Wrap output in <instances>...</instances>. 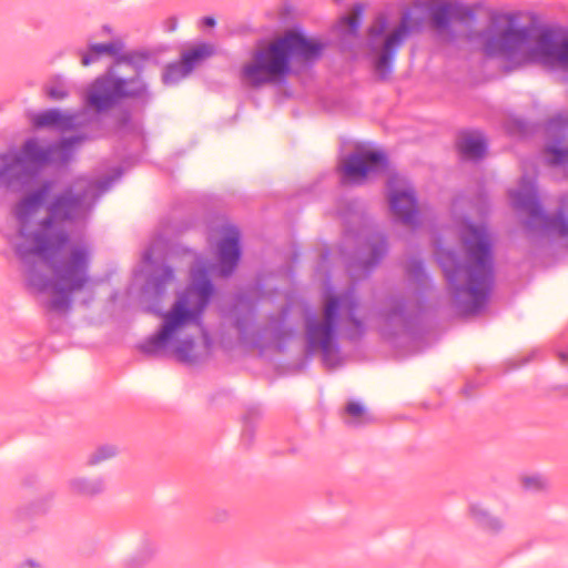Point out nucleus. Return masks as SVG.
<instances>
[{"label": "nucleus", "instance_id": "obj_1", "mask_svg": "<svg viewBox=\"0 0 568 568\" xmlns=\"http://www.w3.org/2000/svg\"><path fill=\"white\" fill-rule=\"evenodd\" d=\"M121 174L118 169L115 176L101 180L77 178L50 199L54 182L44 180L12 206L17 234L23 240L14 253L23 265L27 286L37 293L54 294L47 302L49 311L68 312L72 295L84 290L91 280L89 246L71 245L63 253L70 242L64 225L85 221L99 197Z\"/></svg>", "mask_w": 568, "mask_h": 568}, {"label": "nucleus", "instance_id": "obj_2", "mask_svg": "<svg viewBox=\"0 0 568 568\" xmlns=\"http://www.w3.org/2000/svg\"><path fill=\"white\" fill-rule=\"evenodd\" d=\"M190 284L176 295L171 308L162 315L156 333L139 345L142 354L151 357L174 356L186 365H195L202 356L195 351L194 335L184 334V328L195 325L202 333L205 349L212 345L210 334L202 325L203 314L215 294V287L204 266L194 267Z\"/></svg>", "mask_w": 568, "mask_h": 568}, {"label": "nucleus", "instance_id": "obj_3", "mask_svg": "<svg viewBox=\"0 0 568 568\" xmlns=\"http://www.w3.org/2000/svg\"><path fill=\"white\" fill-rule=\"evenodd\" d=\"M465 260L453 252L439 258L455 308L476 315L486 306L495 284L494 244L485 225L468 223L462 234Z\"/></svg>", "mask_w": 568, "mask_h": 568}, {"label": "nucleus", "instance_id": "obj_4", "mask_svg": "<svg viewBox=\"0 0 568 568\" xmlns=\"http://www.w3.org/2000/svg\"><path fill=\"white\" fill-rule=\"evenodd\" d=\"M516 12H494L490 27L480 33L486 55L505 58L515 67L540 64L568 69V36L551 28L534 34L530 26H518Z\"/></svg>", "mask_w": 568, "mask_h": 568}, {"label": "nucleus", "instance_id": "obj_5", "mask_svg": "<svg viewBox=\"0 0 568 568\" xmlns=\"http://www.w3.org/2000/svg\"><path fill=\"white\" fill-rule=\"evenodd\" d=\"M474 12L466 6L445 0H418L412 9H406L399 23L387 32L388 21L378 14L367 30L366 45L373 57L377 77L386 80L393 72V63L398 49L412 34L419 32L426 21L430 27L443 32L449 29L452 21L473 19Z\"/></svg>", "mask_w": 568, "mask_h": 568}, {"label": "nucleus", "instance_id": "obj_6", "mask_svg": "<svg viewBox=\"0 0 568 568\" xmlns=\"http://www.w3.org/2000/svg\"><path fill=\"white\" fill-rule=\"evenodd\" d=\"M325 44L307 38L301 30L290 29L266 45L255 50L243 65L241 78L248 87L282 84L292 73V61L313 64L321 59Z\"/></svg>", "mask_w": 568, "mask_h": 568}, {"label": "nucleus", "instance_id": "obj_7", "mask_svg": "<svg viewBox=\"0 0 568 568\" xmlns=\"http://www.w3.org/2000/svg\"><path fill=\"white\" fill-rule=\"evenodd\" d=\"M123 100H134L145 109L153 100L149 83L140 78H122L112 69L99 75L85 90V105L95 113H104L119 105Z\"/></svg>", "mask_w": 568, "mask_h": 568}, {"label": "nucleus", "instance_id": "obj_8", "mask_svg": "<svg viewBox=\"0 0 568 568\" xmlns=\"http://www.w3.org/2000/svg\"><path fill=\"white\" fill-rule=\"evenodd\" d=\"M387 252L388 244L386 237L382 234H373L367 240L366 247L361 251L359 256L346 262V270L352 280V285L341 295L327 294L324 297V303L333 300L337 302V320L339 318L341 310L345 313V320L357 317L356 311L359 303L355 293V284L368 277L386 256Z\"/></svg>", "mask_w": 568, "mask_h": 568}, {"label": "nucleus", "instance_id": "obj_9", "mask_svg": "<svg viewBox=\"0 0 568 568\" xmlns=\"http://www.w3.org/2000/svg\"><path fill=\"white\" fill-rule=\"evenodd\" d=\"M510 197L516 209L528 214L525 222L528 232L568 236V219L562 211L564 203L555 215L545 213L538 200L535 181L531 178L524 175L519 187L510 192Z\"/></svg>", "mask_w": 568, "mask_h": 568}, {"label": "nucleus", "instance_id": "obj_10", "mask_svg": "<svg viewBox=\"0 0 568 568\" xmlns=\"http://www.w3.org/2000/svg\"><path fill=\"white\" fill-rule=\"evenodd\" d=\"M337 302L323 303L322 317L310 315L305 318L306 354L322 353L323 364L327 367L335 366L333 355L338 353L336 342L337 331Z\"/></svg>", "mask_w": 568, "mask_h": 568}, {"label": "nucleus", "instance_id": "obj_11", "mask_svg": "<svg viewBox=\"0 0 568 568\" xmlns=\"http://www.w3.org/2000/svg\"><path fill=\"white\" fill-rule=\"evenodd\" d=\"M388 159L382 151H356L349 153L341 165L344 183H362L368 175L387 171Z\"/></svg>", "mask_w": 568, "mask_h": 568}, {"label": "nucleus", "instance_id": "obj_12", "mask_svg": "<svg viewBox=\"0 0 568 568\" xmlns=\"http://www.w3.org/2000/svg\"><path fill=\"white\" fill-rule=\"evenodd\" d=\"M378 315L392 335L412 334L418 320V315L408 308L406 298L400 295L387 297Z\"/></svg>", "mask_w": 568, "mask_h": 568}, {"label": "nucleus", "instance_id": "obj_13", "mask_svg": "<svg viewBox=\"0 0 568 568\" xmlns=\"http://www.w3.org/2000/svg\"><path fill=\"white\" fill-rule=\"evenodd\" d=\"M31 182L28 170L11 150L0 152V194L21 193Z\"/></svg>", "mask_w": 568, "mask_h": 568}, {"label": "nucleus", "instance_id": "obj_14", "mask_svg": "<svg viewBox=\"0 0 568 568\" xmlns=\"http://www.w3.org/2000/svg\"><path fill=\"white\" fill-rule=\"evenodd\" d=\"M255 306L243 297L239 296L231 311L232 325L237 331L241 343L257 345L260 342V333L255 331Z\"/></svg>", "mask_w": 568, "mask_h": 568}, {"label": "nucleus", "instance_id": "obj_15", "mask_svg": "<svg viewBox=\"0 0 568 568\" xmlns=\"http://www.w3.org/2000/svg\"><path fill=\"white\" fill-rule=\"evenodd\" d=\"M19 158L20 163L28 170L32 181L38 173L49 166L48 145L42 146L38 139H27L19 150H11Z\"/></svg>", "mask_w": 568, "mask_h": 568}, {"label": "nucleus", "instance_id": "obj_16", "mask_svg": "<svg viewBox=\"0 0 568 568\" xmlns=\"http://www.w3.org/2000/svg\"><path fill=\"white\" fill-rule=\"evenodd\" d=\"M241 254L240 233L232 229L217 244L219 274L231 276L239 265Z\"/></svg>", "mask_w": 568, "mask_h": 568}, {"label": "nucleus", "instance_id": "obj_17", "mask_svg": "<svg viewBox=\"0 0 568 568\" xmlns=\"http://www.w3.org/2000/svg\"><path fill=\"white\" fill-rule=\"evenodd\" d=\"M31 124L37 130L50 129L67 132L80 125L79 114L62 112L59 109H48L31 116Z\"/></svg>", "mask_w": 568, "mask_h": 568}, {"label": "nucleus", "instance_id": "obj_18", "mask_svg": "<svg viewBox=\"0 0 568 568\" xmlns=\"http://www.w3.org/2000/svg\"><path fill=\"white\" fill-rule=\"evenodd\" d=\"M174 278V271L170 265L162 264L155 267L145 281L142 290L143 296L148 301L159 304Z\"/></svg>", "mask_w": 568, "mask_h": 568}, {"label": "nucleus", "instance_id": "obj_19", "mask_svg": "<svg viewBox=\"0 0 568 568\" xmlns=\"http://www.w3.org/2000/svg\"><path fill=\"white\" fill-rule=\"evenodd\" d=\"M87 140L88 135L77 134L49 144V166L65 168L73 160L77 146Z\"/></svg>", "mask_w": 568, "mask_h": 568}, {"label": "nucleus", "instance_id": "obj_20", "mask_svg": "<svg viewBox=\"0 0 568 568\" xmlns=\"http://www.w3.org/2000/svg\"><path fill=\"white\" fill-rule=\"evenodd\" d=\"M389 209L393 215L407 225L417 222V200L413 191H394L389 195Z\"/></svg>", "mask_w": 568, "mask_h": 568}, {"label": "nucleus", "instance_id": "obj_21", "mask_svg": "<svg viewBox=\"0 0 568 568\" xmlns=\"http://www.w3.org/2000/svg\"><path fill=\"white\" fill-rule=\"evenodd\" d=\"M67 489L75 497L92 499L106 491V480L102 475H78L68 479Z\"/></svg>", "mask_w": 568, "mask_h": 568}, {"label": "nucleus", "instance_id": "obj_22", "mask_svg": "<svg viewBox=\"0 0 568 568\" xmlns=\"http://www.w3.org/2000/svg\"><path fill=\"white\" fill-rule=\"evenodd\" d=\"M158 554V544L150 535H142L134 554L123 559V568H143Z\"/></svg>", "mask_w": 568, "mask_h": 568}, {"label": "nucleus", "instance_id": "obj_23", "mask_svg": "<svg viewBox=\"0 0 568 568\" xmlns=\"http://www.w3.org/2000/svg\"><path fill=\"white\" fill-rule=\"evenodd\" d=\"M457 149L463 159L479 161L487 151L484 136L478 133H462L457 139Z\"/></svg>", "mask_w": 568, "mask_h": 568}, {"label": "nucleus", "instance_id": "obj_24", "mask_svg": "<svg viewBox=\"0 0 568 568\" xmlns=\"http://www.w3.org/2000/svg\"><path fill=\"white\" fill-rule=\"evenodd\" d=\"M123 49L121 41H112L108 43H92L89 45L88 51L81 53V64L84 67L98 61L101 55L106 54L116 59Z\"/></svg>", "mask_w": 568, "mask_h": 568}, {"label": "nucleus", "instance_id": "obj_25", "mask_svg": "<svg viewBox=\"0 0 568 568\" xmlns=\"http://www.w3.org/2000/svg\"><path fill=\"white\" fill-rule=\"evenodd\" d=\"M152 54L148 50H132L129 52L122 53L116 57V64H128L130 65L135 74L133 78L143 79L142 73L144 71L145 63L151 60Z\"/></svg>", "mask_w": 568, "mask_h": 568}, {"label": "nucleus", "instance_id": "obj_26", "mask_svg": "<svg viewBox=\"0 0 568 568\" xmlns=\"http://www.w3.org/2000/svg\"><path fill=\"white\" fill-rule=\"evenodd\" d=\"M470 515L475 523L488 532H499L504 525L501 520L493 516L486 508L479 504H473L470 506Z\"/></svg>", "mask_w": 568, "mask_h": 568}, {"label": "nucleus", "instance_id": "obj_27", "mask_svg": "<svg viewBox=\"0 0 568 568\" xmlns=\"http://www.w3.org/2000/svg\"><path fill=\"white\" fill-rule=\"evenodd\" d=\"M120 449L114 444H101L95 446L85 457V467H97L108 460L115 458Z\"/></svg>", "mask_w": 568, "mask_h": 568}, {"label": "nucleus", "instance_id": "obj_28", "mask_svg": "<svg viewBox=\"0 0 568 568\" xmlns=\"http://www.w3.org/2000/svg\"><path fill=\"white\" fill-rule=\"evenodd\" d=\"M406 274L418 287L423 290L428 287L430 280L425 271L422 260L415 257L409 258L406 264Z\"/></svg>", "mask_w": 568, "mask_h": 568}, {"label": "nucleus", "instance_id": "obj_29", "mask_svg": "<svg viewBox=\"0 0 568 568\" xmlns=\"http://www.w3.org/2000/svg\"><path fill=\"white\" fill-rule=\"evenodd\" d=\"M212 49L207 44H200L182 53L181 62L190 73L205 58L210 57Z\"/></svg>", "mask_w": 568, "mask_h": 568}, {"label": "nucleus", "instance_id": "obj_30", "mask_svg": "<svg viewBox=\"0 0 568 568\" xmlns=\"http://www.w3.org/2000/svg\"><path fill=\"white\" fill-rule=\"evenodd\" d=\"M262 412L260 407L254 406L247 408L243 422L244 427L242 430L241 442L244 446L248 447L254 440L255 423L260 419Z\"/></svg>", "mask_w": 568, "mask_h": 568}, {"label": "nucleus", "instance_id": "obj_31", "mask_svg": "<svg viewBox=\"0 0 568 568\" xmlns=\"http://www.w3.org/2000/svg\"><path fill=\"white\" fill-rule=\"evenodd\" d=\"M546 131L550 138H552L557 143H560L567 135L568 116L562 114L555 115L547 122Z\"/></svg>", "mask_w": 568, "mask_h": 568}, {"label": "nucleus", "instance_id": "obj_32", "mask_svg": "<svg viewBox=\"0 0 568 568\" xmlns=\"http://www.w3.org/2000/svg\"><path fill=\"white\" fill-rule=\"evenodd\" d=\"M285 313L271 316L268 325L263 329L264 333L270 334L271 338L274 341L285 339L290 335L285 327Z\"/></svg>", "mask_w": 568, "mask_h": 568}, {"label": "nucleus", "instance_id": "obj_33", "mask_svg": "<svg viewBox=\"0 0 568 568\" xmlns=\"http://www.w3.org/2000/svg\"><path fill=\"white\" fill-rule=\"evenodd\" d=\"M190 72L186 71L185 67L182 64V62H174L170 63L165 67L163 74H162V81L166 85L175 84L186 75H189Z\"/></svg>", "mask_w": 568, "mask_h": 568}, {"label": "nucleus", "instance_id": "obj_34", "mask_svg": "<svg viewBox=\"0 0 568 568\" xmlns=\"http://www.w3.org/2000/svg\"><path fill=\"white\" fill-rule=\"evenodd\" d=\"M345 413L349 418H352L351 420H346V423L354 426H359L371 420L365 408L356 402L347 403L345 406Z\"/></svg>", "mask_w": 568, "mask_h": 568}, {"label": "nucleus", "instance_id": "obj_35", "mask_svg": "<svg viewBox=\"0 0 568 568\" xmlns=\"http://www.w3.org/2000/svg\"><path fill=\"white\" fill-rule=\"evenodd\" d=\"M349 326L344 328L345 338L349 342L359 341L366 332V326L362 320L358 317H352V320H346Z\"/></svg>", "mask_w": 568, "mask_h": 568}, {"label": "nucleus", "instance_id": "obj_36", "mask_svg": "<svg viewBox=\"0 0 568 568\" xmlns=\"http://www.w3.org/2000/svg\"><path fill=\"white\" fill-rule=\"evenodd\" d=\"M354 11H355L356 16H354V17L353 16H344L341 19V28L348 36L357 34V31H358V28L361 24L359 16L363 12V7L361 4H356L354 8Z\"/></svg>", "mask_w": 568, "mask_h": 568}, {"label": "nucleus", "instance_id": "obj_37", "mask_svg": "<svg viewBox=\"0 0 568 568\" xmlns=\"http://www.w3.org/2000/svg\"><path fill=\"white\" fill-rule=\"evenodd\" d=\"M545 153L549 155V163L551 165H564L568 163V148L562 149L555 144L545 146Z\"/></svg>", "mask_w": 568, "mask_h": 568}, {"label": "nucleus", "instance_id": "obj_38", "mask_svg": "<svg viewBox=\"0 0 568 568\" xmlns=\"http://www.w3.org/2000/svg\"><path fill=\"white\" fill-rule=\"evenodd\" d=\"M47 95L53 101H61L69 95V91L61 83H54L47 88Z\"/></svg>", "mask_w": 568, "mask_h": 568}, {"label": "nucleus", "instance_id": "obj_39", "mask_svg": "<svg viewBox=\"0 0 568 568\" xmlns=\"http://www.w3.org/2000/svg\"><path fill=\"white\" fill-rule=\"evenodd\" d=\"M523 484L527 489L539 490L544 487V479L539 476L526 477Z\"/></svg>", "mask_w": 568, "mask_h": 568}, {"label": "nucleus", "instance_id": "obj_40", "mask_svg": "<svg viewBox=\"0 0 568 568\" xmlns=\"http://www.w3.org/2000/svg\"><path fill=\"white\" fill-rule=\"evenodd\" d=\"M511 124L514 125V128L516 129V131L520 134L525 133L526 132V123L525 121L520 120V119H515L514 121H511Z\"/></svg>", "mask_w": 568, "mask_h": 568}, {"label": "nucleus", "instance_id": "obj_41", "mask_svg": "<svg viewBox=\"0 0 568 568\" xmlns=\"http://www.w3.org/2000/svg\"><path fill=\"white\" fill-rule=\"evenodd\" d=\"M19 568H43V566L33 559H27L19 566Z\"/></svg>", "mask_w": 568, "mask_h": 568}, {"label": "nucleus", "instance_id": "obj_42", "mask_svg": "<svg viewBox=\"0 0 568 568\" xmlns=\"http://www.w3.org/2000/svg\"><path fill=\"white\" fill-rule=\"evenodd\" d=\"M176 27H178V20L175 17H171L166 20L165 22V30L168 32H173L176 30Z\"/></svg>", "mask_w": 568, "mask_h": 568}, {"label": "nucleus", "instance_id": "obj_43", "mask_svg": "<svg viewBox=\"0 0 568 568\" xmlns=\"http://www.w3.org/2000/svg\"><path fill=\"white\" fill-rule=\"evenodd\" d=\"M202 23L204 27L212 28L215 26L216 21L213 17L207 16L202 19Z\"/></svg>", "mask_w": 568, "mask_h": 568}, {"label": "nucleus", "instance_id": "obj_44", "mask_svg": "<svg viewBox=\"0 0 568 568\" xmlns=\"http://www.w3.org/2000/svg\"><path fill=\"white\" fill-rule=\"evenodd\" d=\"M558 358L562 365L568 366V349L559 352Z\"/></svg>", "mask_w": 568, "mask_h": 568}, {"label": "nucleus", "instance_id": "obj_45", "mask_svg": "<svg viewBox=\"0 0 568 568\" xmlns=\"http://www.w3.org/2000/svg\"><path fill=\"white\" fill-rule=\"evenodd\" d=\"M151 260H152V251L151 250H145L144 253H143V261L145 263H151Z\"/></svg>", "mask_w": 568, "mask_h": 568}, {"label": "nucleus", "instance_id": "obj_46", "mask_svg": "<svg viewBox=\"0 0 568 568\" xmlns=\"http://www.w3.org/2000/svg\"><path fill=\"white\" fill-rule=\"evenodd\" d=\"M226 517H227V513L226 511H222L217 519L222 520V519H224Z\"/></svg>", "mask_w": 568, "mask_h": 568}, {"label": "nucleus", "instance_id": "obj_47", "mask_svg": "<svg viewBox=\"0 0 568 568\" xmlns=\"http://www.w3.org/2000/svg\"><path fill=\"white\" fill-rule=\"evenodd\" d=\"M22 517H23V511H22V510H19V511L17 513V518H18V519H22Z\"/></svg>", "mask_w": 568, "mask_h": 568}]
</instances>
